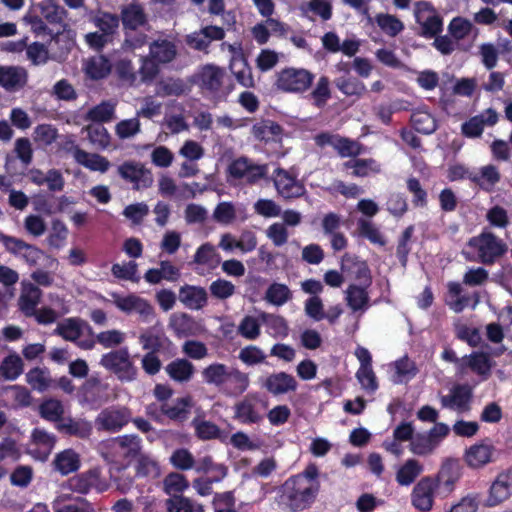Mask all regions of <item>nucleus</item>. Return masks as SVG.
Returning a JSON list of instances; mask_svg holds the SVG:
<instances>
[{
    "label": "nucleus",
    "instance_id": "nucleus-1",
    "mask_svg": "<svg viewBox=\"0 0 512 512\" xmlns=\"http://www.w3.org/2000/svg\"><path fill=\"white\" fill-rule=\"evenodd\" d=\"M202 377L207 384L216 386L220 392L228 397L242 395L250 385L247 373L218 362L204 368Z\"/></svg>",
    "mask_w": 512,
    "mask_h": 512
},
{
    "label": "nucleus",
    "instance_id": "nucleus-2",
    "mask_svg": "<svg viewBox=\"0 0 512 512\" xmlns=\"http://www.w3.org/2000/svg\"><path fill=\"white\" fill-rule=\"evenodd\" d=\"M466 247L473 252L463 250L466 260L477 261L484 265H493L507 252L505 242L491 231L483 230L479 235L471 237Z\"/></svg>",
    "mask_w": 512,
    "mask_h": 512
},
{
    "label": "nucleus",
    "instance_id": "nucleus-3",
    "mask_svg": "<svg viewBox=\"0 0 512 512\" xmlns=\"http://www.w3.org/2000/svg\"><path fill=\"white\" fill-rule=\"evenodd\" d=\"M312 485L302 477H289L280 488L281 502L292 512L310 508L319 494Z\"/></svg>",
    "mask_w": 512,
    "mask_h": 512
},
{
    "label": "nucleus",
    "instance_id": "nucleus-4",
    "mask_svg": "<svg viewBox=\"0 0 512 512\" xmlns=\"http://www.w3.org/2000/svg\"><path fill=\"white\" fill-rule=\"evenodd\" d=\"M141 450V439L137 435L126 434L103 441L100 444L102 457L110 463L125 466L136 458Z\"/></svg>",
    "mask_w": 512,
    "mask_h": 512
},
{
    "label": "nucleus",
    "instance_id": "nucleus-5",
    "mask_svg": "<svg viewBox=\"0 0 512 512\" xmlns=\"http://www.w3.org/2000/svg\"><path fill=\"white\" fill-rule=\"evenodd\" d=\"M99 364L114 374L122 383L132 382L137 379L138 369L132 361L127 347L113 349L104 353L100 358Z\"/></svg>",
    "mask_w": 512,
    "mask_h": 512
},
{
    "label": "nucleus",
    "instance_id": "nucleus-6",
    "mask_svg": "<svg viewBox=\"0 0 512 512\" xmlns=\"http://www.w3.org/2000/svg\"><path fill=\"white\" fill-rule=\"evenodd\" d=\"M315 75L304 68L286 67L276 74L275 87L286 93L302 94L308 91Z\"/></svg>",
    "mask_w": 512,
    "mask_h": 512
},
{
    "label": "nucleus",
    "instance_id": "nucleus-7",
    "mask_svg": "<svg viewBox=\"0 0 512 512\" xmlns=\"http://www.w3.org/2000/svg\"><path fill=\"white\" fill-rule=\"evenodd\" d=\"M226 72L223 68L213 64L205 65L199 75L200 88L208 92L213 97L227 96L233 89V85L229 84L224 87Z\"/></svg>",
    "mask_w": 512,
    "mask_h": 512
},
{
    "label": "nucleus",
    "instance_id": "nucleus-8",
    "mask_svg": "<svg viewBox=\"0 0 512 512\" xmlns=\"http://www.w3.org/2000/svg\"><path fill=\"white\" fill-rule=\"evenodd\" d=\"M0 242L7 252L23 259L29 266H36L44 255V252L37 246L4 233H0Z\"/></svg>",
    "mask_w": 512,
    "mask_h": 512
},
{
    "label": "nucleus",
    "instance_id": "nucleus-9",
    "mask_svg": "<svg viewBox=\"0 0 512 512\" xmlns=\"http://www.w3.org/2000/svg\"><path fill=\"white\" fill-rule=\"evenodd\" d=\"M132 420V412L125 406H111L103 409L96 418L99 430L110 433L119 432Z\"/></svg>",
    "mask_w": 512,
    "mask_h": 512
},
{
    "label": "nucleus",
    "instance_id": "nucleus-10",
    "mask_svg": "<svg viewBox=\"0 0 512 512\" xmlns=\"http://www.w3.org/2000/svg\"><path fill=\"white\" fill-rule=\"evenodd\" d=\"M272 180L279 196L284 199H294L306 193L305 185L288 170L277 167L272 174Z\"/></svg>",
    "mask_w": 512,
    "mask_h": 512
},
{
    "label": "nucleus",
    "instance_id": "nucleus-11",
    "mask_svg": "<svg viewBox=\"0 0 512 512\" xmlns=\"http://www.w3.org/2000/svg\"><path fill=\"white\" fill-rule=\"evenodd\" d=\"M436 495L440 496L438 484L432 476H425L414 486L411 493V501L417 510L428 512L433 507Z\"/></svg>",
    "mask_w": 512,
    "mask_h": 512
},
{
    "label": "nucleus",
    "instance_id": "nucleus-12",
    "mask_svg": "<svg viewBox=\"0 0 512 512\" xmlns=\"http://www.w3.org/2000/svg\"><path fill=\"white\" fill-rule=\"evenodd\" d=\"M462 476L461 461L447 458L443 461L438 473L432 476L440 489V497H447L455 488L456 482Z\"/></svg>",
    "mask_w": 512,
    "mask_h": 512
},
{
    "label": "nucleus",
    "instance_id": "nucleus-13",
    "mask_svg": "<svg viewBox=\"0 0 512 512\" xmlns=\"http://www.w3.org/2000/svg\"><path fill=\"white\" fill-rule=\"evenodd\" d=\"M118 174L126 182L131 183L135 190L148 188L153 182L151 172L141 163L134 161L122 163L118 167Z\"/></svg>",
    "mask_w": 512,
    "mask_h": 512
},
{
    "label": "nucleus",
    "instance_id": "nucleus-14",
    "mask_svg": "<svg viewBox=\"0 0 512 512\" xmlns=\"http://www.w3.org/2000/svg\"><path fill=\"white\" fill-rule=\"evenodd\" d=\"M498 120L497 111L493 108H488L483 113L475 115L462 123L461 133L466 138H479L483 134L485 126H494Z\"/></svg>",
    "mask_w": 512,
    "mask_h": 512
},
{
    "label": "nucleus",
    "instance_id": "nucleus-15",
    "mask_svg": "<svg viewBox=\"0 0 512 512\" xmlns=\"http://www.w3.org/2000/svg\"><path fill=\"white\" fill-rule=\"evenodd\" d=\"M261 387L268 393L279 396L289 392H295L298 383L295 377L284 371L269 374L261 381Z\"/></svg>",
    "mask_w": 512,
    "mask_h": 512
},
{
    "label": "nucleus",
    "instance_id": "nucleus-16",
    "mask_svg": "<svg viewBox=\"0 0 512 512\" xmlns=\"http://www.w3.org/2000/svg\"><path fill=\"white\" fill-rule=\"evenodd\" d=\"M473 397L472 388L467 384L455 385L449 395L441 397L440 402L443 408L457 410L460 413L470 410V402Z\"/></svg>",
    "mask_w": 512,
    "mask_h": 512
},
{
    "label": "nucleus",
    "instance_id": "nucleus-17",
    "mask_svg": "<svg viewBox=\"0 0 512 512\" xmlns=\"http://www.w3.org/2000/svg\"><path fill=\"white\" fill-rule=\"evenodd\" d=\"M492 366L493 364L488 353L474 351L470 355L462 357V362L459 363V374H466L467 370L470 369L477 375L487 379L491 374Z\"/></svg>",
    "mask_w": 512,
    "mask_h": 512
},
{
    "label": "nucleus",
    "instance_id": "nucleus-18",
    "mask_svg": "<svg viewBox=\"0 0 512 512\" xmlns=\"http://www.w3.org/2000/svg\"><path fill=\"white\" fill-rule=\"evenodd\" d=\"M233 418L241 424H259L263 420V414L257 405L256 399L246 396L234 405Z\"/></svg>",
    "mask_w": 512,
    "mask_h": 512
},
{
    "label": "nucleus",
    "instance_id": "nucleus-19",
    "mask_svg": "<svg viewBox=\"0 0 512 512\" xmlns=\"http://www.w3.org/2000/svg\"><path fill=\"white\" fill-rule=\"evenodd\" d=\"M512 495V469L503 471L497 475L489 489L487 503L496 506Z\"/></svg>",
    "mask_w": 512,
    "mask_h": 512
},
{
    "label": "nucleus",
    "instance_id": "nucleus-20",
    "mask_svg": "<svg viewBox=\"0 0 512 512\" xmlns=\"http://www.w3.org/2000/svg\"><path fill=\"white\" fill-rule=\"evenodd\" d=\"M494 452L495 448L489 441H481L466 449L464 460L470 468H482L492 462Z\"/></svg>",
    "mask_w": 512,
    "mask_h": 512
},
{
    "label": "nucleus",
    "instance_id": "nucleus-21",
    "mask_svg": "<svg viewBox=\"0 0 512 512\" xmlns=\"http://www.w3.org/2000/svg\"><path fill=\"white\" fill-rule=\"evenodd\" d=\"M178 299L189 310H201L208 303V294L204 287L184 284L179 288Z\"/></svg>",
    "mask_w": 512,
    "mask_h": 512
},
{
    "label": "nucleus",
    "instance_id": "nucleus-22",
    "mask_svg": "<svg viewBox=\"0 0 512 512\" xmlns=\"http://www.w3.org/2000/svg\"><path fill=\"white\" fill-rule=\"evenodd\" d=\"M113 298L115 306L125 313L136 311L144 317H149L154 313L153 306L147 300L134 294L120 296L114 293Z\"/></svg>",
    "mask_w": 512,
    "mask_h": 512
},
{
    "label": "nucleus",
    "instance_id": "nucleus-23",
    "mask_svg": "<svg viewBox=\"0 0 512 512\" xmlns=\"http://www.w3.org/2000/svg\"><path fill=\"white\" fill-rule=\"evenodd\" d=\"M119 19L123 30L136 31L148 24L147 14L139 3H130L121 8Z\"/></svg>",
    "mask_w": 512,
    "mask_h": 512
},
{
    "label": "nucleus",
    "instance_id": "nucleus-24",
    "mask_svg": "<svg viewBox=\"0 0 512 512\" xmlns=\"http://www.w3.org/2000/svg\"><path fill=\"white\" fill-rule=\"evenodd\" d=\"M342 272H354L356 280H359L361 286L369 287L372 283L371 271L367 263L356 255L345 253L341 260Z\"/></svg>",
    "mask_w": 512,
    "mask_h": 512
},
{
    "label": "nucleus",
    "instance_id": "nucleus-25",
    "mask_svg": "<svg viewBox=\"0 0 512 512\" xmlns=\"http://www.w3.org/2000/svg\"><path fill=\"white\" fill-rule=\"evenodd\" d=\"M30 181L38 186L47 184L49 191L60 192L64 189L65 180L62 173L57 169H50L45 174L42 170L33 168L29 170Z\"/></svg>",
    "mask_w": 512,
    "mask_h": 512
},
{
    "label": "nucleus",
    "instance_id": "nucleus-26",
    "mask_svg": "<svg viewBox=\"0 0 512 512\" xmlns=\"http://www.w3.org/2000/svg\"><path fill=\"white\" fill-rule=\"evenodd\" d=\"M193 406L190 396L177 398L173 404L161 403L160 412L172 421L184 422L188 419Z\"/></svg>",
    "mask_w": 512,
    "mask_h": 512
},
{
    "label": "nucleus",
    "instance_id": "nucleus-27",
    "mask_svg": "<svg viewBox=\"0 0 512 512\" xmlns=\"http://www.w3.org/2000/svg\"><path fill=\"white\" fill-rule=\"evenodd\" d=\"M351 170L350 175L353 177H368L371 174H379L381 172L380 164L373 158H354L345 161L342 164V171Z\"/></svg>",
    "mask_w": 512,
    "mask_h": 512
},
{
    "label": "nucleus",
    "instance_id": "nucleus-28",
    "mask_svg": "<svg viewBox=\"0 0 512 512\" xmlns=\"http://www.w3.org/2000/svg\"><path fill=\"white\" fill-rule=\"evenodd\" d=\"M344 70L347 73L346 75L334 79L335 87L346 97L360 99L367 92L366 85L357 77L349 75L348 69Z\"/></svg>",
    "mask_w": 512,
    "mask_h": 512
},
{
    "label": "nucleus",
    "instance_id": "nucleus-29",
    "mask_svg": "<svg viewBox=\"0 0 512 512\" xmlns=\"http://www.w3.org/2000/svg\"><path fill=\"white\" fill-rule=\"evenodd\" d=\"M41 297L42 291L38 286L32 283L24 285L18 300L20 311L26 317H32V315L36 313V309L41 301Z\"/></svg>",
    "mask_w": 512,
    "mask_h": 512
},
{
    "label": "nucleus",
    "instance_id": "nucleus-30",
    "mask_svg": "<svg viewBox=\"0 0 512 512\" xmlns=\"http://www.w3.org/2000/svg\"><path fill=\"white\" fill-rule=\"evenodd\" d=\"M253 136L264 142H279L283 134V127L270 119H263L252 126Z\"/></svg>",
    "mask_w": 512,
    "mask_h": 512
},
{
    "label": "nucleus",
    "instance_id": "nucleus-31",
    "mask_svg": "<svg viewBox=\"0 0 512 512\" xmlns=\"http://www.w3.org/2000/svg\"><path fill=\"white\" fill-rule=\"evenodd\" d=\"M150 56L160 64L172 62L177 54V46L167 39L154 40L149 46Z\"/></svg>",
    "mask_w": 512,
    "mask_h": 512
},
{
    "label": "nucleus",
    "instance_id": "nucleus-32",
    "mask_svg": "<svg viewBox=\"0 0 512 512\" xmlns=\"http://www.w3.org/2000/svg\"><path fill=\"white\" fill-rule=\"evenodd\" d=\"M27 73L18 67H0V85L7 91H16L25 86Z\"/></svg>",
    "mask_w": 512,
    "mask_h": 512
},
{
    "label": "nucleus",
    "instance_id": "nucleus-33",
    "mask_svg": "<svg viewBox=\"0 0 512 512\" xmlns=\"http://www.w3.org/2000/svg\"><path fill=\"white\" fill-rule=\"evenodd\" d=\"M165 371L173 381L186 383L192 379L195 367L189 360L177 358L165 367Z\"/></svg>",
    "mask_w": 512,
    "mask_h": 512
},
{
    "label": "nucleus",
    "instance_id": "nucleus-34",
    "mask_svg": "<svg viewBox=\"0 0 512 512\" xmlns=\"http://www.w3.org/2000/svg\"><path fill=\"white\" fill-rule=\"evenodd\" d=\"M74 159L77 163L91 171L105 173L110 167V162L106 157L99 154H90L78 147L74 151Z\"/></svg>",
    "mask_w": 512,
    "mask_h": 512
},
{
    "label": "nucleus",
    "instance_id": "nucleus-35",
    "mask_svg": "<svg viewBox=\"0 0 512 512\" xmlns=\"http://www.w3.org/2000/svg\"><path fill=\"white\" fill-rule=\"evenodd\" d=\"M169 327L177 337H188L196 334L197 323L188 313H175L170 317Z\"/></svg>",
    "mask_w": 512,
    "mask_h": 512
},
{
    "label": "nucleus",
    "instance_id": "nucleus-36",
    "mask_svg": "<svg viewBox=\"0 0 512 512\" xmlns=\"http://www.w3.org/2000/svg\"><path fill=\"white\" fill-rule=\"evenodd\" d=\"M469 179L484 191L491 192L500 182L501 173L495 165L489 164L481 167L479 173L469 176Z\"/></svg>",
    "mask_w": 512,
    "mask_h": 512
},
{
    "label": "nucleus",
    "instance_id": "nucleus-37",
    "mask_svg": "<svg viewBox=\"0 0 512 512\" xmlns=\"http://www.w3.org/2000/svg\"><path fill=\"white\" fill-rule=\"evenodd\" d=\"M139 341L142 348L148 351L147 353L153 354L164 352L173 346L172 341L167 336L160 333H142L139 337Z\"/></svg>",
    "mask_w": 512,
    "mask_h": 512
},
{
    "label": "nucleus",
    "instance_id": "nucleus-38",
    "mask_svg": "<svg viewBox=\"0 0 512 512\" xmlns=\"http://www.w3.org/2000/svg\"><path fill=\"white\" fill-rule=\"evenodd\" d=\"M189 486L187 477L180 472H170L163 479V492L169 497L183 495Z\"/></svg>",
    "mask_w": 512,
    "mask_h": 512
},
{
    "label": "nucleus",
    "instance_id": "nucleus-39",
    "mask_svg": "<svg viewBox=\"0 0 512 512\" xmlns=\"http://www.w3.org/2000/svg\"><path fill=\"white\" fill-rule=\"evenodd\" d=\"M53 464L55 466V470L60 472L62 475H68L79 469V455L72 449H66L56 455Z\"/></svg>",
    "mask_w": 512,
    "mask_h": 512
},
{
    "label": "nucleus",
    "instance_id": "nucleus-40",
    "mask_svg": "<svg viewBox=\"0 0 512 512\" xmlns=\"http://www.w3.org/2000/svg\"><path fill=\"white\" fill-rule=\"evenodd\" d=\"M368 287L351 284L346 290L348 306L353 311L366 310L369 302Z\"/></svg>",
    "mask_w": 512,
    "mask_h": 512
},
{
    "label": "nucleus",
    "instance_id": "nucleus-41",
    "mask_svg": "<svg viewBox=\"0 0 512 512\" xmlns=\"http://www.w3.org/2000/svg\"><path fill=\"white\" fill-rule=\"evenodd\" d=\"M84 323L79 318H68L63 323L57 325L54 333L66 341L76 343L82 335V325Z\"/></svg>",
    "mask_w": 512,
    "mask_h": 512
},
{
    "label": "nucleus",
    "instance_id": "nucleus-42",
    "mask_svg": "<svg viewBox=\"0 0 512 512\" xmlns=\"http://www.w3.org/2000/svg\"><path fill=\"white\" fill-rule=\"evenodd\" d=\"M416 20L421 26L420 35L425 38H433L442 32V18L434 12L426 17L422 13H417Z\"/></svg>",
    "mask_w": 512,
    "mask_h": 512
},
{
    "label": "nucleus",
    "instance_id": "nucleus-43",
    "mask_svg": "<svg viewBox=\"0 0 512 512\" xmlns=\"http://www.w3.org/2000/svg\"><path fill=\"white\" fill-rule=\"evenodd\" d=\"M167 512H205L202 504L194 503L184 495L169 497L165 500Z\"/></svg>",
    "mask_w": 512,
    "mask_h": 512
},
{
    "label": "nucleus",
    "instance_id": "nucleus-44",
    "mask_svg": "<svg viewBox=\"0 0 512 512\" xmlns=\"http://www.w3.org/2000/svg\"><path fill=\"white\" fill-rule=\"evenodd\" d=\"M31 438L33 444L38 447L37 452L43 459H46L55 446L56 437L44 429L35 428L32 431Z\"/></svg>",
    "mask_w": 512,
    "mask_h": 512
},
{
    "label": "nucleus",
    "instance_id": "nucleus-45",
    "mask_svg": "<svg viewBox=\"0 0 512 512\" xmlns=\"http://www.w3.org/2000/svg\"><path fill=\"white\" fill-rule=\"evenodd\" d=\"M423 471V466L416 459H408L397 471L396 481L402 486L412 484Z\"/></svg>",
    "mask_w": 512,
    "mask_h": 512
},
{
    "label": "nucleus",
    "instance_id": "nucleus-46",
    "mask_svg": "<svg viewBox=\"0 0 512 512\" xmlns=\"http://www.w3.org/2000/svg\"><path fill=\"white\" fill-rule=\"evenodd\" d=\"M410 122L415 131L425 135H430L437 129L435 118L426 111L413 112Z\"/></svg>",
    "mask_w": 512,
    "mask_h": 512
},
{
    "label": "nucleus",
    "instance_id": "nucleus-47",
    "mask_svg": "<svg viewBox=\"0 0 512 512\" xmlns=\"http://www.w3.org/2000/svg\"><path fill=\"white\" fill-rule=\"evenodd\" d=\"M331 98L330 80L327 76H321L315 87L309 94V99L317 108H323Z\"/></svg>",
    "mask_w": 512,
    "mask_h": 512
},
{
    "label": "nucleus",
    "instance_id": "nucleus-48",
    "mask_svg": "<svg viewBox=\"0 0 512 512\" xmlns=\"http://www.w3.org/2000/svg\"><path fill=\"white\" fill-rule=\"evenodd\" d=\"M85 131L89 141L97 149H106L110 145L111 137L102 124H89L85 127Z\"/></svg>",
    "mask_w": 512,
    "mask_h": 512
},
{
    "label": "nucleus",
    "instance_id": "nucleus-49",
    "mask_svg": "<svg viewBox=\"0 0 512 512\" xmlns=\"http://www.w3.org/2000/svg\"><path fill=\"white\" fill-rule=\"evenodd\" d=\"M229 68L241 86L246 88H251L254 86L255 83L252 69L247 59H240V61L238 59L235 63H230Z\"/></svg>",
    "mask_w": 512,
    "mask_h": 512
},
{
    "label": "nucleus",
    "instance_id": "nucleus-50",
    "mask_svg": "<svg viewBox=\"0 0 512 512\" xmlns=\"http://www.w3.org/2000/svg\"><path fill=\"white\" fill-rule=\"evenodd\" d=\"M1 375L6 380H15L23 372V361L18 354H10L5 357L0 365Z\"/></svg>",
    "mask_w": 512,
    "mask_h": 512
},
{
    "label": "nucleus",
    "instance_id": "nucleus-51",
    "mask_svg": "<svg viewBox=\"0 0 512 512\" xmlns=\"http://www.w3.org/2000/svg\"><path fill=\"white\" fill-rule=\"evenodd\" d=\"M292 297V293L286 284L272 283L265 292V299L267 302L282 306Z\"/></svg>",
    "mask_w": 512,
    "mask_h": 512
},
{
    "label": "nucleus",
    "instance_id": "nucleus-52",
    "mask_svg": "<svg viewBox=\"0 0 512 512\" xmlns=\"http://www.w3.org/2000/svg\"><path fill=\"white\" fill-rule=\"evenodd\" d=\"M407 190L412 194V204L416 208H425L428 205V192L423 188L420 180L414 176L406 180Z\"/></svg>",
    "mask_w": 512,
    "mask_h": 512
},
{
    "label": "nucleus",
    "instance_id": "nucleus-53",
    "mask_svg": "<svg viewBox=\"0 0 512 512\" xmlns=\"http://www.w3.org/2000/svg\"><path fill=\"white\" fill-rule=\"evenodd\" d=\"M263 318L268 327L269 334L273 338H286L289 335V326L287 320L280 315L263 314Z\"/></svg>",
    "mask_w": 512,
    "mask_h": 512
},
{
    "label": "nucleus",
    "instance_id": "nucleus-54",
    "mask_svg": "<svg viewBox=\"0 0 512 512\" xmlns=\"http://www.w3.org/2000/svg\"><path fill=\"white\" fill-rule=\"evenodd\" d=\"M26 381L33 390L44 392L49 388L51 379L47 369L35 367L26 374Z\"/></svg>",
    "mask_w": 512,
    "mask_h": 512
},
{
    "label": "nucleus",
    "instance_id": "nucleus-55",
    "mask_svg": "<svg viewBox=\"0 0 512 512\" xmlns=\"http://www.w3.org/2000/svg\"><path fill=\"white\" fill-rule=\"evenodd\" d=\"M169 462L176 470L180 471H188L195 466V458L186 448L175 449L169 458Z\"/></svg>",
    "mask_w": 512,
    "mask_h": 512
},
{
    "label": "nucleus",
    "instance_id": "nucleus-56",
    "mask_svg": "<svg viewBox=\"0 0 512 512\" xmlns=\"http://www.w3.org/2000/svg\"><path fill=\"white\" fill-rule=\"evenodd\" d=\"M192 425L195 429V435L201 440L217 439L221 435L219 426L211 421L195 418Z\"/></svg>",
    "mask_w": 512,
    "mask_h": 512
},
{
    "label": "nucleus",
    "instance_id": "nucleus-57",
    "mask_svg": "<svg viewBox=\"0 0 512 512\" xmlns=\"http://www.w3.org/2000/svg\"><path fill=\"white\" fill-rule=\"evenodd\" d=\"M60 429L67 435L76 436L81 439L88 438L92 433V426L89 422L69 418L60 425Z\"/></svg>",
    "mask_w": 512,
    "mask_h": 512
},
{
    "label": "nucleus",
    "instance_id": "nucleus-58",
    "mask_svg": "<svg viewBox=\"0 0 512 512\" xmlns=\"http://www.w3.org/2000/svg\"><path fill=\"white\" fill-rule=\"evenodd\" d=\"M23 21L30 26L31 31L36 36L51 35V30L44 22L36 7H31L23 17Z\"/></svg>",
    "mask_w": 512,
    "mask_h": 512
},
{
    "label": "nucleus",
    "instance_id": "nucleus-59",
    "mask_svg": "<svg viewBox=\"0 0 512 512\" xmlns=\"http://www.w3.org/2000/svg\"><path fill=\"white\" fill-rule=\"evenodd\" d=\"M94 25L99 28L101 33L110 36L113 35L119 27V16L109 12H99L93 20Z\"/></svg>",
    "mask_w": 512,
    "mask_h": 512
},
{
    "label": "nucleus",
    "instance_id": "nucleus-60",
    "mask_svg": "<svg viewBox=\"0 0 512 512\" xmlns=\"http://www.w3.org/2000/svg\"><path fill=\"white\" fill-rule=\"evenodd\" d=\"M359 236L368 239L371 243L384 246L386 240L380 230L371 222L365 219L358 221Z\"/></svg>",
    "mask_w": 512,
    "mask_h": 512
},
{
    "label": "nucleus",
    "instance_id": "nucleus-61",
    "mask_svg": "<svg viewBox=\"0 0 512 512\" xmlns=\"http://www.w3.org/2000/svg\"><path fill=\"white\" fill-rule=\"evenodd\" d=\"M114 106L108 102H102L93 108H91L86 115V119L92 121L93 123L102 124L104 122H109L112 120L114 116Z\"/></svg>",
    "mask_w": 512,
    "mask_h": 512
},
{
    "label": "nucleus",
    "instance_id": "nucleus-62",
    "mask_svg": "<svg viewBox=\"0 0 512 512\" xmlns=\"http://www.w3.org/2000/svg\"><path fill=\"white\" fill-rule=\"evenodd\" d=\"M334 149L342 158L351 157V159H354L362 153V147L358 142L339 135L335 142Z\"/></svg>",
    "mask_w": 512,
    "mask_h": 512
},
{
    "label": "nucleus",
    "instance_id": "nucleus-63",
    "mask_svg": "<svg viewBox=\"0 0 512 512\" xmlns=\"http://www.w3.org/2000/svg\"><path fill=\"white\" fill-rule=\"evenodd\" d=\"M36 8L40 10V14L50 24H60L67 15V11L55 3H39Z\"/></svg>",
    "mask_w": 512,
    "mask_h": 512
},
{
    "label": "nucleus",
    "instance_id": "nucleus-64",
    "mask_svg": "<svg viewBox=\"0 0 512 512\" xmlns=\"http://www.w3.org/2000/svg\"><path fill=\"white\" fill-rule=\"evenodd\" d=\"M214 512H237L233 491L215 493L212 501Z\"/></svg>",
    "mask_w": 512,
    "mask_h": 512
}]
</instances>
